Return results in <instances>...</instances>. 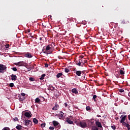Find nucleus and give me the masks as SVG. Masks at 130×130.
<instances>
[{
	"label": "nucleus",
	"instance_id": "37998d69",
	"mask_svg": "<svg viewBox=\"0 0 130 130\" xmlns=\"http://www.w3.org/2000/svg\"><path fill=\"white\" fill-rule=\"evenodd\" d=\"M27 69L28 72H30V71H31V68H27Z\"/></svg>",
	"mask_w": 130,
	"mask_h": 130
},
{
	"label": "nucleus",
	"instance_id": "09e8293b",
	"mask_svg": "<svg viewBox=\"0 0 130 130\" xmlns=\"http://www.w3.org/2000/svg\"><path fill=\"white\" fill-rule=\"evenodd\" d=\"M83 80H85V76H82V79H83Z\"/></svg>",
	"mask_w": 130,
	"mask_h": 130
},
{
	"label": "nucleus",
	"instance_id": "49530a36",
	"mask_svg": "<svg viewBox=\"0 0 130 130\" xmlns=\"http://www.w3.org/2000/svg\"><path fill=\"white\" fill-rule=\"evenodd\" d=\"M27 31L28 33H30V30L29 29H28Z\"/></svg>",
	"mask_w": 130,
	"mask_h": 130
},
{
	"label": "nucleus",
	"instance_id": "f03ea898",
	"mask_svg": "<svg viewBox=\"0 0 130 130\" xmlns=\"http://www.w3.org/2000/svg\"><path fill=\"white\" fill-rule=\"evenodd\" d=\"M75 123L77 124V125H79V126H81V127H82V128H85V127H87V123L85 121H76L75 122Z\"/></svg>",
	"mask_w": 130,
	"mask_h": 130
},
{
	"label": "nucleus",
	"instance_id": "6e6d98bb",
	"mask_svg": "<svg viewBox=\"0 0 130 130\" xmlns=\"http://www.w3.org/2000/svg\"><path fill=\"white\" fill-rule=\"evenodd\" d=\"M52 88L53 89H54V87H52Z\"/></svg>",
	"mask_w": 130,
	"mask_h": 130
},
{
	"label": "nucleus",
	"instance_id": "bf43d9fd",
	"mask_svg": "<svg viewBox=\"0 0 130 130\" xmlns=\"http://www.w3.org/2000/svg\"><path fill=\"white\" fill-rule=\"evenodd\" d=\"M53 45H54V46H55V45H54V44H53Z\"/></svg>",
	"mask_w": 130,
	"mask_h": 130
},
{
	"label": "nucleus",
	"instance_id": "5fc2aeb1",
	"mask_svg": "<svg viewBox=\"0 0 130 130\" xmlns=\"http://www.w3.org/2000/svg\"><path fill=\"white\" fill-rule=\"evenodd\" d=\"M118 68L119 69V68H120V66L119 67V66H118Z\"/></svg>",
	"mask_w": 130,
	"mask_h": 130
},
{
	"label": "nucleus",
	"instance_id": "e433bc0d",
	"mask_svg": "<svg viewBox=\"0 0 130 130\" xmlns=\"http://www.w3.org/2000/svg\"><path fill=\"white\" fill-rule=\"evenodd\" d=\"M46 124L45 123H42L41 124V126L42 127H45Z\"/></svg>",
	"mask_w": 130,
	"mask_h": 130
},
{
	"label": "nucleus",
	"instance_id": "423d86ee",
	"mask_svg": "<svg viewBox=\"0 0 130 130\" xmlns=\"http://www.w3.org/2000/svg\"><path fill=\"white\" fill-rule=\"evenodd\" d=\"M14 64L15 66H17L18 67H25V66H26V63L22 61L14 63Z\"/></svg>",
	"mask_w": 130,
	"mask_h": 130
},
{
	"label": "nucleus",
	"instance_id": "f3484780",
	"mask_svg": "<svg viewBox=\"0 0 130 130\" xmlns=\"http://www.w3.org/2000/svg\"><path fill=\"white\" fill-rule=\"evenodd\" d=\"M72 93H74V94H78L79 92L78 91V90H77L76 88H73L72 89Z\"/></svg>",
	"mask_w": 130,
	"mask_h": 130
},
{
	"label": "nucleus",
	"instance_id": "3c124183",
	"mask_svg": "<svg viewBox=\"0 0 130 130\" xmlns=\"http://www.w3.org/2000/svg\"><path fill=\"white\" fill-rule=\"evenodd\" d=\"M127 130H130V127H129L128 128H127Z\"/></svg>",
	"mask_w": 130,
	"mask_h": 130
},
{
	"label": "nucleus",
	"instance_id": "6e6552de",
	"mask_svg": "<svg viewBox=\"0 0 130 130\" xmlns=\"http://www.w3.org/2000/svg\"><path fill=\"white\" fill-rule=\"evenodd\" d=\"M24 56L25 57H27V58H32L33 57V56L32 54H31V53L27 52V53H24Z\"/></svg>",
	"mask_w": 130,
	"mask_h": 130
},
{
	"label": "nucleus",
	"instance_id": "13d9d810",
	"mask_svg": "<svg viewBox=\"0 0 130 130\" xmlns=\"http://www.w3.org/2000/svg\"><path fill=\"white\" fill-rule=\"evenodd\" d=\"M43 25L44 26V27L45 26V25H43Z\"/></svg>",
	"mask_w": 130,
	"mask_h": 130
},
{
	"label": "nucleus",
	"instance_id": "79ce46f5",
	"mask_svg": "<svg viewBox=\"0 0 130 130\" xmlns=\"http://www.w3.org/2000/svg\"><path fill=\"white\" fill-rule=\"evenodd\" d=\"M45 68H48V64L45 63Z\"/></svg>",
	"mask_w": 130,
	"mask_h": 130
},
{
	"label": "nucleus",
	"instance_id": "a878e982",
	"mask_svg": "<svg viewBox=\"0 0 130 130\" xmlns=\"http://www.w3.org/2000/svg\"><path fill=\"white\" fill-rule=\"evenodd\" d=\"M46 75L45 74H44L43 75H42L41 77L40 78V80H44V77H45Z\"/></svg>",
	"mask_w": 130,
	"mask_h": 130
},
{
	"label": "nucleus",
	"instance_id": "864d4df0",
	"mask_svg": "<svg viewBox=\"0 0 130 130\" xmlns=\"http://www.w3.org/2000/svg\"><path fill=\"white\" fill-rule=\"evenodd\" d=\"M44 27H45V28H46V25H45Z\"/></svg>",
	"mask_w": 130,
	"mask_h": 130
},
{
	"label": "nucleus",
	"instance_id": "39448f33",
	"mask_svg": "<svg viewBox=\"0 0 130 130\" xmlns=\"http://www.w3.org/2000/svg\"><path fill=\"white\" fill-rule=\"evenodd\" d=\"M7 71V66L0 64V73L1 74H4L5 72Z\"/></svg>",
	"mask_w": 130,
	"mask_h": 130
},
{
	"label": "nucleus",
	"instance_id": "f704fd0d",
	"mask_svg": "<svg viewBox=\"0 0 130 130\" xmlns=\"http://www.w3.org/2000/svg\"><path fill=\"white\" fill-rule=\"evenodd\" d=\"M48 46H49V47L51 48V49H52V48H53V46H52V44H51L48 45Z\"/></svg>",
	"mask_w": 130,
	"mask_h": 130
},
{
	"label": "nucleus",
	"instance_id": "7c9ffc66",
	"mask_svg": "<svg viewBox=\"0 0 130 130\" xmlns=\"http://www.w3.org/2000/svg\"><path fill=\"white\" fill-rule=\"evenodd\" d=\"M64 72H65V73H69L70 72V70H69V69H68V68H65Z\"/></svg>",
	"mask_w": 130,
	"mask_h": 130
},
{
	"label": "nucleus",
	"instance_id": "6ab92c4d",
	"mask_svg": "<svg viewBox=\"0 0 130 130\" xmlns=\"http://www.w3.org/2000/svg\"><path fill=\"white\" fill-rule=\"evenodd\" d=\"M19 100L20 101V102H23L24 100H25V97L23 96L22 98H21V96H18Z\"/></svg>",
	"mask_w": 130,
	"mask_h": 130
},
{
	"label": "nucleus",
	"instance_id": "7ed1b4c3",
	"mask_svg": "<svg viewBox=\"0 0 130 130\" xmlns=\"http://www.w3.org/2000/svg\"><path fill=\"white\" fill-rule=\"evenodd\" d=\"M50 50H51V48L48 45H47L46 47V49H43L42 51L43 52L46 54H50V53L52 52V51Z\"/></svg>",
	"mask_w": 130,
	"mask_h": 130
},
{
	"label": "nucleus",
	"instance_id": "4d7b16f0",
	"mask_svg": "<svg viewBox=\"0 0 130 130\" xmlns=\"http://www.w3.org/2000/svg\"><path fill=\"white\" fill-rule=\"evenodd\" d=\"M123 23H124V20H123Z\"/></svg>",
	"mask_w": 130,
	"mask_h": 130
},
{
	"label": "nucleus",
	"instance_id": "9b49d317",
	"mask_svg": "<svg viewBox=\"0 0 130 130\" xmlns=\"http://www.w3.org/2000/svg\"><path fill=\"white\" fill-rule=\"evenodd\" d=\"M58 108H59V106L57 103L55 104V106L52 108V110H58Z\"/></svg>",
	"mask_w": 130,
	"mask_h": 130
},
{
	"label": "nucleus",
	"instance_id": "4c0bfd02",
	"mask_svg": "<svg viewBox=\"0 0 130 130\" xmlns=\"http://www.w3.org/2000/svg\"><path fill=\"white\" fill-rule=\"evenodd\" d=\"M49 129H51V130H53L54 129V127L53 126H50L49 127Z\"/></svg>",
	"mask_w": 130,
	"mask_h": 130
},
{
	"label": "nucleus",
	"instance_id": "cd10ccee",
	"mask_svg": "<svg viewBox=\"0 0 130 130\" xmlns=\"http://www.w3.org/2000/svg\"><path fill=\"white\" fill-rule=\"evenodd\" d=\"M86 110H87V111H89V110H91V107H90L89 106H87L86 107Z\"/></svg>",
	"mask_w": 130,
	"mask_h": 130
},
{
	"label": "nucleus",
	"instance_id": "c9c22d12",
	"mask_svg": "<svg viewBox=\"0 0 130 130\" xmlns=\"http://www.w3.org/2000/svg\"><path fill=\"white\" fill-rule=\"evenodd\" d=\"M13 119L14 121H19V119H18L17 117L14 118Z\"/></svg>",
	"mask_w": 130,
	"mask_h": 130
},
{
	"label": "nucleus",
	"instance_id": "9d476101",
	"mask_svg": "<svg viewBox=\"0 0 130 130\" xmlns=\"http://www.w3.org/2000/svg\"><path fill=\"white\" fill-rule=\"evenodd\" d=\"M30 123H31V124H32V121H31V120H24V125H26V126H28V125H29Z\"/></svg>",
	"mask_w": 130,
	"mask_h": 130
},
{
	"label": "nucleus",
	"instance_id": "c85d7f7f",
	"mask_svg": "<svg viewBox=\"0 0 130 130\" xmlns=\"http://www.w3.org/2000/svg\"><path fill=\"white\" fill-rule=\"evenodd\" d=\"M96 98H97V95H93V99H94V102H96Z\"/></svg>",
	"mask_w": 130,
	"mask_h": 130
},
{
	"label": "nucleus",
	"instance_id": "473e14b6",
	"mask_svg": "<svg viewBox=\"0 0 130 130\" xmlns=\"http://www.w3.org/2000/svg\"><path fill=\"white\" fill-rule=\"evenodd\" d=\"M9 87H11V88H13V87H14V84L13 83H10Z\"/></svg>",
	"mask_w": 130,
	"mask_h": 130
},
{
	"label": "nucleus",
	"instance_id": "ea45409f",
	"mask_svg": "<svg viewBox=\"0 0 130 130\" xmlns=\"http://www.w3.org/2000/svg\"><path fill=\"white\" fill-rule=\"evenodd\" d=\"M76 64L77 66H79V63L80 62V59H79L78 60H77L76 62Z\"/></svg>",
	"mask_w": 130,
	"mask_h": 130
},
{
	"label": "nucleus",
	"instance_id": "603ef678",
	"mask_svg": "<svg viewBox=\"0 0 130 130\" xmlns=\"http://www.w3.org/2000/svg\"><path fill=\"white\" fill-rule=\"evenodd\" d=\"M116 119H118V117H116Z\"/></svg>",
	"mask_w": 130,
	"mask_h": 130
},
{
	"label": "nucleus",
	"instance_id": "72a5a7b5",
	"mask_svg": "<svg viewBox=\"0 0 130 130\" xmlns=\"http://www.w3.org/2000/svg\"><path fill=\"white\" fill-rule=\"evenodd\" d=\"M119 92H120V93H122V92H124V90L123 89H119Z\"/></svg>",
	"mask_w": 130,
	"mask_h": 130
},
{
	"label": "nucleus",
	"instance_id": "4468645a",
	"mask_svg": "<svg viewBox=\"0 0 130 130\" xmlns=\"http://www.w3.org/2000/svg\"><path fill=\"white\" fill-rule=\"evenodd\" d=\"M63 114H64V113L62 111H61V112H60V113L57 115L58 117L59 118V119H61V118H62V117H63Z\"/></svg>",
	"mask_w": 130,
	"mask_h": 130
},
{
	"label": "nucleus",
	"instance_id": "c756f323",
	"mask_svg": "<svg viewBox=\"0 0 130 130\" xmlns=\"http://www.w3.org/2000/svg\"><path fill=\"white\" fill-rule=\"evenodd\" d=\"M13 71H14V72H17L18 71V69H17V67H13L12 68Z\"/></svg>",
	"mask_w": 130,
	"mask_h": 130
},
{
	"label": "nucleus",
	"instance_id": "a18cd8bd",
	"mask_svg": "<svg viewBox=\"0 0 130 130\" xmlns=\"http://www.w3.org/2000/svg\"><path fill=\"white\" fill-rule=\"evenodd\" d=\"M80 57L81 58H84V56L81 55V56H80Z\"/></svg>",
	"mask_w": 130,
	"mask_h": 130
},
{
	"label": "nucleus",
	"instance_id": "412c9836",
	"mask_svg": "<svg viewBox=\"0 0 130 130\" xmlns=\"http://www.w3.org/2000/svg\"><path fill=\"white\" fill-rule=\"evenodd\" d=\"M22 127H23L21 125L18 124V125L16 127V128L18 130L22 129Z\"/></svg>",
	"mask_w": 130,
	"mask_h": 130
},
{
	"label": "nucleus",
	"instance_id": "0eeeda50",
	"mask_svg": "<svg viewBox=\"0 0 130 130\" xmlns=\"http://www.w3.org/2000/svg\"><path fill=\"white\" fill-rule=\"evenodd\" d=\"M126 117H127L126 115H124V116L121 115L120 117V118H121V120H120V123L122 124L124 123L125 122L124 121H125Z\"/></svg>",
	"mask_w": 130,
	"mask_h": 130
},
{
	"label": "nucleus",
	"instance_id": "bb28decb",
	"mask_svg": "<svg viewBox=\"0 0 130 130\" xmlns=\"http://www.w3.org/2000/svg\"><path fill=\"white\" fill-rule=\"evenodd\" d=\"M29 81H30V82H34V81H35V78H34L33 77H30Z\"/></svg>",
	"mask_w": 130,
	"mask_h": 130
},
{
	"label": "nucleus",
	"instance_id": "1a4fd4ad",
	"mask_svg": "<svg viewBox=\"0 0 130 130\" xmlns=\"http://www.w3.org/2000/svg\"><path fill=\"white\" fill-rule=\"evenodd\" d=\"M24 116L26 117H27V118H31V117H32V114H31V112H26L24 113Z\"/></svg>",
	"mask_w": 130,
	"mask_h": 130
},
{
	"label": "nucleus",
	"instance_id": "8fccbe9b",
	"mask_svg": "<svg viewBox=\"0 0 130 130\" xmlns=\"http://www.w3.org/2000/svg\"><path fill=\"white\" fill-rule=\"evenodd\" d=\"M40 40H42V38H40Z\"/></svg>",
	"mask_w": 130,
	"mask_h": 130
},
{
	"label": "nucleus",
	"instance_id": "f8f14e48",
	"mask_svg": "<svg viewBox=\"0 0 130 130\" xmlns=\"http://www.w3.org/2000/svg\"><path fill=\"white\" fill-rule=\"evenodd\" d=\"M74 73H75L78 77H81V76H82V71H76V72H74Z\"/></svg>",
	"mask_w": 130,
	"mask_h": 130
},
{
	"label": "nucleus",
	"instance_id": "aec40b11",
	"mask_svg": "<svg viewBox=\"0 0 130 130\" xmlns=\"http://www.w3.org/2000/svg\"><path fill=\"white\" fill-rule=\"evenodd\" d=\"M41 102V101L40 100V99L39 98H37L35 100V103H40Z\"/></svg>",
	"mask_w": 130,
	"mask_h": 130
},
{
	"label": "nucleus",
	"instance_id": "393cba45",
	"mask_svg": "<svg viewBox=\"0 0 130 130\" xmlns=\"http://www.w3.org/2000/svg\"><path fill=\"white\" fill-rule=\"evenodd\" d=\"M62 73H58L57 74V75H56V77L57 78H60V77H61V76H62Z\"/></svg>",
	"mask_w": 130,
	"mask_h": 130
},
{
	"label": "nucleus",
	"instance_id": "a19ab883",
	"mask_svg": "<svg viewBox=\"0 0 130 130\" xmlns=\"http://www.w3.org/2000/svg\"><path fill=\"white\" fill-rule=\"evenodd\" d=\"M21 96H23L24 97V96H26V93H21Z\"/></svg>",
	"mask_w": 130,
	"mask_h": 130
},
{
	"label": "nucleus",
	"instance_id": "f257e3e1",
	"mask_svg": "<svg viewBox=\"0 0 130 130\" xmlns=\"http://www.w3.org/2000/svg\"><path fill=\"white\" fill-rule=\"evenodd\" d=\"M119 71H116L115 73V76L117 79H119V78H121V79H124V75L125 74V71H124V68H122L119 69Z\"/></svg>",
	"mask_w": 130,
	"mask_h": 130
},
{
	"label": "nucleus",
	"instance_id": "4be33fe9",
	"mask_svg": "<svg viewBox=\"0 0 130 130\" xmlns=\"http://www.w3.org/2000/svg\"><path fill=\"white\" fill-rule=\"evenodd\" d=\"M67 122H68V123H69V124H73V123H74V122H73V121L70 120V119H67L66 120Z\"/></svg>",
	"mask_w": 130,
	"mask_h": 130
},
{
	"label": "nucleus",
	"instance_id": "dca6fc26",
	"mask_svg": "<svg viewBox=\"0 0 130 130\" xmlns=\"http://www.w3.org/2000/svg\"><path fill=\"white\" fill-rule=\"evenodd\" d=\"M95 125L96 126H98V127H102V125L101 124V122L99 121L95 122Z\"/></svg>",
	"mask_w": 130,
	"mask_h": 130
},
{
	"label": "nucleus",
	"instance_id": "20e7f679",
	"mask_svg": "<svg viewBox=\"0 0 130 130\" xmlns=\"http://www.w3.org/2000/svg\"><path fill=\"white\" fill-rule=\"evenodd\" d=\"M86 62L87 60L85 59L84 58H80L79 59L78 67H83Z\"/></svg>",
	"mask_w": 130,
	"mask_h": 130
},
{
	"label": "nucleus",
	"instance_id": "2eb2a0df",
	"mask_svg": "<svg viewBox=\"0 0 130 130\" xmlns=\"http://www.w3.org/2000/svg\"><path fill=\"white\" fill-rule=\"evenodd\" d=\"M17 76H16V75L15 74H12L11 75V80L12 81H16L17 80Z\"/></svg>",
	"mask_w": 130,
	"mask_h": 130
},
{
	"label": "nucleus",
	"instance_id": "2f4dec72",
	"mask_svg": "<svg viewBox=\"0 0 130 130\" xmlns=\"http://www.w3.org/2000/svg\"><path fill=\"white\" fill-rule=\"evenodd\" d=\"M2 130H11V129H10L8 127H5L3 128Z\"/></svg>",
	"mask_w": 130,
	"mask_h": 130
},
{
	"label": "nucleus",
	"instance_id": "a211bd4d",
	"mask_svg": "<svg viewBox=\"0 0 130 130\" xmlns=\"http://www.w3.org/2000/svg\"><path fill=\"white\" fill-rule=\"evenodd\" d=\"M53 124L54 126H57V125H59V123L56 121H53Z\"/></svg>",
	"mask_w": 130,
	"mask_h": 130
},
{
	"label": "nucleus",
	"instance_id": "b1692460",
	"mask_svg": "<svg viewBox=\"0 0 130 130\" xmlns=\"http://www.w3.org/2000/svg\"><path fill=\"white\" fill-rule=\"evenodd\" d=\"M92 130H99V128L98 127H96V126H92L91 127Z\"/></svg>",
	"mask_w": 130,
	"mask_h": 130
},
{
	"label": "nucleus",
	"instance_id": "de8ad7c7",
	"mask_svg": "<svg viewBox=\"0 0 130 130\" xmlns=\"http://www.w3.org/2000/svg\"><path fill=\"white\" fill-rule=\"evenodd\" d=\"M128 96H129V97H130V92H128Z\"/></svg>",
	"mask_w": 130,
	"mask_h": 130
},
{
	"label": "nucleus",
	"instance_id": "5701e85b",
	"mask_svg": "<svg viewBox=\"0 0 130 130\" xmlns=\"http://www.w3.org/2000/svg\"><path fill=\"white\" fill-rule=\"evenodd\" d=\"M33 122L35 123V124H37L38 123V120L35 118L33 119Z\"/></svg>",
	"mask_w": 130,
	"mask_h": 130
},
{
	"label": "nucleus",
	"instance_id": "ddd939ff",
	"mask_svg": "<svg viewBox=\"0 0 130 130\" xmlns=\"http://www.w3.org/2000/svg\"><path fill=\"white\" fill-rule=\"evenodd\" d=\"M126 122H125L123 123H122V124L124 126H125V127H127V128H128V127H130V125L128 124V122H127V120H126Z\"/></svg>",
	"mask_w": 130,
	"mask_h": 130
},
{
	"label": "nucleus",
	"instance_id": "58836bf2",
	"mask_svg": "<svg viewBox=\"0 0 130 130\" xmlns=\"http://www.w3.org/2000/svg\"><path fill=\"white\" fill-rule=\"evenodd\" d=\"M111 127L112 128V129H116V127H115V126H111Z\"/></svg>",
	"mask_w": 130,
	"mask_h": 130
},
{
	"label": "nucleus",
	"instance_id": "c03bdc74",
	"mask_svg": "<svg viewBox=\"0 0 130 130\" xmlns=\"http://www.w3.org/2000/svg\"><path fill=\"white\" fill-rule=\"evenodd\" d=\"M64 106H65V107H68V104L67 103H64Z\"/></svg>",
	"mask_w": 130,
	"mask_h": 130
}]
</instances>
